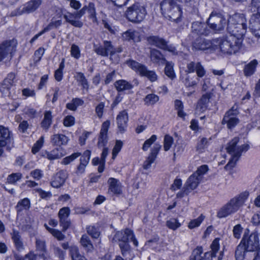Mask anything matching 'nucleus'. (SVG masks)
Segmentation results:
<instances>
[{
    "label": "nucleus",
    "mask_w": 260,
    "mask_h": 260,
    "mask_svg": "<svg viewBox=\"0 0 260 260\" xmlns=\"http://www.w3.org/2000/svg\"><path fill=\"white\" fill-rule=\"evenodd\" d=\"M16 40H6L0 44V62L10 54L16 46Z\"/></svg>",
    "instance_id": "obj_16"
},
{
    "label": "nucleus",
    "mask_w": 260,
    "mask_h": 260,
    "mask_svg": "<svg viewBox=\"0 0 260 260\" xmlns=\"http://www.w3.org/2000/svg\"><path fill=\"white\" fill-rule=\"evenodd\" d=\"M157 136L153 135L148 140H146L142 146V149L144 151H147L150 148L151 145L156 140Z\"/></svg>",
    "instance_id": "obj_57"
},
{
    "label": "nucleus",
    "mask_w": 260,
    "mask_h": 260,
    "mask_svg": "<svg viewBox=\"0 0 260 260\" xmlns=\"http://www.w3.org/2000/svg\"><path fill=\"white\" fill-rule=\"evenodd\" d=\"M174 143L173 138L169 135H166L164 139V149L165 151L169 150Z\"/></svg>",
    "instance_id": "obj_52"
},
{
    "label": "nucleus",
    "mask_w": 260,
    "mask_h": 260,
    "mask_svg": "<svg viewBox=\"0 0 260 260\" xmlns=\"http://www.w3.org/2000/svg\"><path fill=\"white\" fill-rule=\"evenodd\" d=\"M150 58L153 63L158 65H164L166 61L163 54L159 50L155 49L150 50Z\"/></svg>",
    "instance_id": "obj_27"
},
{
    "label": "nucleus",
    "mask_w": 260,
    "mask_h": 260,
    "mask_svg": "<svg viewBox=\"0 0 260 260\" xmlns=\"http://www.w3.org/2000/svg\"><path fill=\"white\" fill-rule=\"evenodd\" d=\"M199 77L195 75L192 77L189 74L186 73L184 76L181 77V80L186 87H193L197 85L199 81Z\"/></svg>",
    "instance_id": "obj_35"
},
{
    "label": "nucleus",
    "mask_w": 260,
    "mask_h": 260,
    "mask_svg": "<svg viewBox=\"0 0 260 260\" xmlns=\"http://www.w3.org/2000/svg\"><path fill=\"white\" fill-rule=\"evenodd\" d=\"M243 37L231 34L226 37L219 39L217 42L220 51L224 54H232L238 52L241 48Z\"/></svg>",
    "instance_id": "obj_4"
},
{
    "label": "nucleus",
    "mask_w": 260,
    "mask_h": 260,
    "mask_svg": "<svg viewBox=\"0 0 260 260\" xmlns=\"http://www.w3.org/2000/svg\"><path fill=\"white\" fill-rule=\"evenodd\" d=\"M15 74L13 73H9L7 78L4 80V85L7 87L13 85L15 83Z\"/></svg>",
    "instance_id": "obj_61"
},
{
    "label": "nucleus",
    "mask_w": 260,
    "mask_h": 260,
    "mask_svg": "<svg viewBox=\"0 0 260 260\" xmlns=\"http://www.w3.org/2000/svg\"><path fill=\"white\" fill-rule=\"evenodd\" d=\"M147 41L151 45H153L160 49L166 50L176 54V48L173 45H168L167 42L162 38L157 36H151L148 38Z\"/></svg>",
    "instance_id": "obj_13"
},
{
    "label": "nucleus",
    "mask_w": 260,
    "mask_h": 260,
    "mask_svg": "<svg viewBox=\"0 0 260 260\" xmlns=\"http://www.w3.org/2000/svg\"><path fill=\"white\" fill-rule=\"evenodd\" d=\"M122 39L125 41L133 40L134 41H139L140 38L139 33L133 29H128L122 34Z\"/></svg>",
    "instance_id": "obj_37"
},
{
    "label": "nucleus",
    "mask_w": 260,
    "mask_h": 260,
    "mask_svg": "<svg viewBox=\"0 0 260 260\" xmlns=\"http://www.w3.org/2000/svg\"><path fill=\"white\" fill-rule=\"evenodd\" d=\"M239 142V138H234L228 144L226 147L227 152L232 156V158L229 162L225 165L226 170H230L234 168L240 157L242 152H246L249 148L248 144H243L241 146L237 145Z\"/></svg>",
    "instance_id": "obj_5"
},
{
    "label": "nucleus",
    "mask_w": 260,
    "mask_h": 260,
    "mask_svg": "<svg viewBox=\"0 0 260 260\" xmlns=\"http://www.w3.org/2000/svg\"><path fill=\"white\" fill-rule=\"evenodd\" d=\"M70 213V210L69 207H63L58 212L60 225L62 227L63 231H66L70 225V222L68 220Z\"/></svg>",
    "instance_id": "obj_21"
},
{
    "label": "nucleus",
    "mask_w": 260,
    "mask_h": 260,
    "mask_svg": "<svg viewBox=\"0 0 260 260\" xmlns=\"http://www.w3.org/2000/svg\"><path fill=\"white\" fill-rule=\"evenodd\" d=\"M127 64L140 76L147 78L151 82L157 81L158 76L156 72L153 70H149L145 65L135 60L129 61Z\"/></svg>",
    "instance_id": "obj_9"
},
{
    "label": "nucleus",
    "mask_w": 260,
    "mask_h": 260,
    "mask_svg": "<svg viewBox=\"0 0 260 260\" xmlns=\"http://www.w3.org/2000/svg\"><path fill=\"white\" fill-rule=\"evenodd\" d=\"M42 4V0H30L17 10V14L22 15L35 11Z\"/></svg>",
    "instance_id": "obj_17"
},
{
    "label": "nucleus",
    "mask_w": 260,
    "mask_h": 260,
    "mask_svg": "<svg viewBox=\"0 0 260 260\" xmlns=\"http://www.w3.org/2000/svg\"><path fill=\"white\" fill-rule=\"evenodd\" d=\"M123 145V143L120 140H117L115 145L114 146L112 151V158L114 159L117 156V154L120 151Z\"/></svg>",
    "instance_id": "obj_64"
},
{
    "label": "nucleus",
    "mask_w": 260,
    "mask_h": 260,
    "mask_svg": "<svg viewBox=\"0 0 260 260\" xmlns=\"http://www.w3.org/2000/svg\"><path fill=\"white\" fill-rule=\"evenodd\" d=\"M247 252L244 246L240 243L235 251V258L236 260H243L245 252Z\"/></svg>",
    "instance_id": "obj_48"
},
{
    "label": "nucleus",
    "mask_w": 260,
    "mask_h": 260,
    "mask_svg": "<svg viewBox=\"0 0 260 260\" xmlns=\"http://www.w3.org/2000/svg\"><path fill=\"white\" fill-rule=\"evenodd\" d=\"M44 142V137L41 136V138L36 142L34 145L31 151L34 154H36L38 152L41 147L43 146Z\"/></svg>",
    "instance_id": "obj_55"
},
{
    "label": "nucleus",
    "mask_w": 260,
    "mask_h": 260,
    "mask_svg": "<svg viewBox=\"0 0 260 260\" xmlns=\"http://www.w3.org/2000/svg\"><path fill=\"white\" fill-rule=\"evenodd\" d=\"M181 225L176 218H171L166 222L167 226L173 231L177 229Z\"/></svg>",
    "instance_id": "obj_53"
},
{
    "label": "nucleus",
    "mask_w": 260,
    "mask_h": 260,
    "mask_svg": "<svg viewBox=\"0 0 260 260\" xmlns=\"http://www.w3.org/2000/svg\"><path fill=\"white\" fill-rule=\"evenodd\" d=\"M104 44L105 45V49H106V51L107 56L110 55V57H111L114 54L117 53H120L122 51L121 47H115L112 45L110 41H105L104 42Z\"/></svg>",
    "instance_id": "obj_36"
},
{
    "label": "nucleus",
    "mask_w": 260,
    "mask_h": 260,
    "mask_svg": "<svg viewBox=\"0 0 260 260\" xmlns=\"http://www.w3.org/2000/svg\"><path fill=\"white\" fill-rule=\"evenodd\" d=\"M67 177V172L66 171L61 170L53 176L51 185L54 188H59L63 185Z\"/></svg>",
    "instance_id": "obj_20"
},
{
    "label": "nucleus",
    "mask_w": 260,
    "mask_h": 260,
    "mask_svg": "<svg viewBox=\"0 0 260 260\" xmlns=\"http://www.w3.org/2000/svg\"><path fill=\"white\" fill-rule=\"evenodd\" d=\"M128 120V114L126 110L120 112L117 115L116 122L118 128L121 133H123L125 131Z\"/></svg>",
    "instance_id": "obj_24"
},
{
    "label": "nucleus",
    "mask_w": 260,
    "mask_h": 260,
    "mask_svg": "<svg viewBox=\"0 0 260 260\" xmlns=\"http://www.w3.org/2000/svg\"><path fill=\"white\" fill-rule=\"evenodd\" d=\"M10 235L16 249L18 251L23 250L24 249V246L19 232L15 229H13Z\"/></svg>",
    "instance_id": "obj_31"
},
{
    "label": "nucleus",
    "mask_w": 260,
    "mask_h": 260,
    "mask_svg": "<svg viewBox=\"0 0 260 260\" xmlns=\"http://www.w3.org/2000/svg\"><path fill=\"white\" fill-rule=\"evenodd\" d=\"M238 114L237 108L233 106L225 113L222 119V124H226L228 127L230 129L235 127L239 122V119L236 117Z\"/></svg>",
    "instance_id": "obj_14"
},
{
    "label": "nucleus",
    "mask_w": 260,
    "mask_h": 260,
    "mask_svg": "<svg viewBox=\"0 0 260 260\" xmlns=\"http://www.w3.org/2000/svg\"><path fill=\"white\" fill-rule=\"evenodd\" d=\"M113 241L118 242L119 243H128L129 241H132L135 246L138 245V242L135 239L133 231L127 229L124 231L117 232L113 237Z\"/></svg>",
    "instance_id": "obj_12"
},
{
    "label": "nucleus",
    "mask_w": 260,
    "mask_h": 260,
    "mask_svg": "<svg viewBox=\"0 0 260 260\" xmlns=\"http://www.w3.org/2000/svg\"><path fill=\"white\" fill-rule=\"evenodd\" d=\"M227 22L222 14L216 11H213L207 20L209 29L214 32L223 30Z\"/></svg>",
    "instance_id": "obj_8"
},
{
    "label": "nucleus",
    "mask_w": 260,
    "mask_h": 260,
    "mask_svg": "<svg viewBox=\"0 0 260 260\" xmlns=\"http://www.w3.org/2000/svg\"><path fill=\"white\" fill-rule=\"evenodd\" d=\"M122 256L127 260H132L134 257L131 246L128 243H119Z\"/></svg>",
    "instance_id": "obj_33"
},
{
    "label": "nucleus",
    "mask_w": 260,
    "mask_h": 260,
    "mask_svg": "<svg viewBox=\"0 0 260 260\" xmlns=\"http://www.w3.org/2000/svg\"><path fill=\"white\" fill-rule=\"evenodd\" d=\"M75 78L77 81L80 83V84L82 86V88L86 90H87L89 88V84L88 82L86 79L84 75L81 72H78L76 74V76Z\"/></svg>",
    "instance_id": "obj_46"
},
{
    "label": "nucleus",
    "mask_w": 260,
    "mask_h": 260,
    "mask_svg": "<svg viewBox=\"0 0 260 260\" xmlns=\"http://www.w3.org/2000/svg\"><path fill=\"white\" fill-rule=\"evenodd\" d=\"M53 253L58 258V260H63L65 252L62 251L59 247L53 245Z\"/></svg>",
    "instance_id": "obj_63"
},
{
    "label": "nucleus",
    "mask_w": 260,
    "mask_h": 260,
    "mask_svg": "<svg viewBox=\"0 0 260 260\" xmlns=\"http://www.w3.org/2000/svg\"><path fill=\"white\" fill-rule=\"evenodd\" d=\"M201 180L200 177L196 176V174H192L188 178L184 185L187 189L191 191L197 187Z\"/></svg>",
    "instance_id": "obj_34"
},
{
    "label": "nucleus",
    "mask_w": 260,
    "mask_h": 260,
    "mask_svg": "<svg viewBox=\"0 0 260 260\" xmlns=\"http://www.w3.org/2000/svg\"><path fill=\"white\" fill-rule=\"evenodd\" d=\"M110 122L109 120H106L102 123L98 146L99 148L104 147L101 157V161L105 162L106 158L108 154V149L107 148L104 147L108 141L107 133L109 128Z\"/></svg>",
    "instance_id": "obj_10"
},
{
    "label": "nucleus",
    "mask_w": 260,
    "mask_h": 260,
    "mask_svg": "<svg viewBox=\"0 0 260 260\" xmlns=\"http://www.w3.org/2000/svg\"><path fill=\"white\" fill-rule=\"evenodd\" d=\"M204 216L201 215L197 219L191 220L188 223V227L190 229H192L199 226L204 220Z\"/></svg>",
    "instance_id": "obj_56"
},
{
    "label": "nucleus",
    "mask_w": 260,
    "mask_h": 260,
    "mask_svg": "<svg viewBox=\"0 0 260 260\" xmlns=\"http://www.w3.org/2000/svg\"><path fill=\"white\" fill-rule=\"evenodd\" d=\"M240 243L244 246L247 252L257 250L260 246L257 233L254 232L249 235L245 232Z\"/></svg>",
    "instance_id": "obj_11"
},
{
    "label": "nucleus",
    "mask_w": 260,
    "mask_h": 260,
    "mask_svg": "<svg viewBox=\"0 0 260 260\" xmlns=\"http://www.w3.org/2000/svg\"><path fill=\"white\" fill-rule=\"evenodd\" d=\"M81 153L79 152H76L72 154V155L67 156L64 157L61 162L62 164L63 165H68L72 161H73L74 159L78 157L79 156H80Z\"/></svg>",
    "instance_id": "obj_60"
},
{
    "label": "nucleus",
    "mask_w": 260,
    "mask_h": 260,
    "mask_svg": "<svg viewBox=\"0 0 260 260\" xmlns=\"http://www.w3.org/2000/svg\"><path fill=\"white\" fill-rule=\"evenodd\" d=\"M80 243L87 251L91 250L93 249V245L89 237L85 234L82 236L80 239Z\"/></svg>",
    "instance_id": "obj_47"
},
{
    "label": "nucleus",
    "mask_w": 260,
    "mask_h": 260,
    "mask_svg": "<svg viewBox=\"0 0 260 260\" xmlns=\"http://www.w3.org/2000/svg\"><path fill=\"white\" fill-rule=\"evenodd\" d=\"M210 256L209 252H203L202 246H198L193 250L190 260H209L207 257Z\"/></svg>",
    "instance_id": "obj_30"
},
{
    "label": "nucleus",
    "mask_w": 260,
    "mask_h": 260,
    "mask_svg": "<svg viewBox=\"0 0 260 260\" xmlns=\"http://www.w3.org/2000/svg\"><path fill=\"white\" fill-rule=\"evenodd\" d=\"M52 118L51 112L50 111L45 112L44 119L41 123L42 127L47 130L52 123Z\"/></svg>",
    "instance_id": "obj_42"
},
{
    "label": "nucleus",
    "mask_w": 260,
    "mask_h": 260,
    "mask_svg": "<svg viewBox=\"0 0 260 260\" xmlns=\"http://www.w3.org/2000/svg\"><path fill=\"white\" fill-rule=\"evenodd\" d=\"M35 243L36 250L40 252L41 256L44 257L47 252L45 241L43 240L37 238Z\"/></svg>",
    "instance_id": "obj_39"
},
{
    "label": "nucleus",
    "mask_w": 260,
    "mask_h": 260,
    "mask_svg": "<svg viewBox=\"0 0 260 260\" xmlns=\"http://www.w3.org/2000/svg\"><path fill=\"white\" fill-rule=\"evenodd\" d=\"M108 191L113 194H120L122 193V185L118 179L110 178L108 180Z\"/></svg>",
    "instance_id": "obj_25"
},
{
    "label": "nucleus",
    "mask_w": 260,
    "mask_h": 260,
    "mask_svg": "<svg viewBox=\"0 0 260 260\" xmlns=\"http://www.w3.org/2000/svg\"><path fill=\"white\" fill-rule=\"evenodd\" d=\"M250 27L254 35L260 37V16L258 14H252L249 20Z\"/></svg>",
    "instance_id": "obj_29"
},
{
    "label": "nucleus",
    "mask_w": 260,
    "mask_h": 260,
    "mask_svg": "<svg viewBox=\"0 0 260 260\" xmlns=\"http://www.w3.org/2000/svg\"><path fill=\"white\" fill-rule=\"evenodd\" d=\"M146 14L145 7L138 3L129 7L125 12L126 18L128 21L134 23H139L142 22Z\"/></svg>",
    "instance_id": "obj_7"
},
{
    "label": "nucleus",
    "mask_w": 260,
    "mask_h": 260,
    "mask_svg": "<svg viewBox=\"0 0 260 260\" xmlns=\"http://www.w3.org/2000/svg\"><path fill=\"white\" fill-rule=\"evenodd\" d=\"M22 177V175L20 173H13L8 176L7 182L10 183L14 184L19 180Z\"/></svg>",
    "instance_id": "obj_58"
},
{
    "label": "nucleus",
    "mask_w": 260,
    "mask_h": 260,
    "mask_svg": "<svg viewBox=\"0 0 260 260\" xmlns=\"http://www.w3.org/2000/svg\"><path fill=\"white\" fill-rule=\"evenodd\" d=\"M165 64H166L165 68L166 75L171 79H174L175 77V74L174 71V64L171 61H167V60Z\"/></svg>",
    "instance_id": "obj_44"
},
{
    "label": "nucleus",
    "mask_w": 260,
    "mask_h": 260,
    "mask_svg": "<svg viewBox=\"0 0 260 260\" xmlns=\"http://www.w3.org/2000/svg\"><path fill=\"white\" fill-rule=\"evenodd\" d=\"M207 23L195 21L192 23L191 33L197 36H208L211 33Z\"/></svg>",
    "instance_id": "obj_18"
},
{
    "label": "nucleus",
    "mask_w": 260,
    "mask_h": 260,
    "mask_svg": "<svg viewBox=\"0 0 260 260\" xmlns=\"http://www.w3.org/2000/svg\"><path fill=\"white\" fill-rule=\"evenodd\" d=\"M115 87L118 92H122L132 88L133 85L124 80H119L114 83Z\"/></svg>",
    "instance_id": "obj_38"
},
{
    "label": "nucleus",
    "mask_w": 260,
    "mask_h": 260,
    "mask_svg": "<svg viewBox=\"0 0 260 260\" xmlns=\"http://www.w3.org/2000/svg\"><path fill=\"white\" fill-rule=\"evenodd\" d=\"M30 175L36 180H40L44 175L43 171L40 169H37L31 171Z\"/></svg>",
    "instance_id": "obj_62"
},
{
    "label": "nucleus",
    "mask_w": 260,
    "mask_h": 260,
    "mask_svg": "<svg viewBox=\"0 0 260 260\" xmlns=\"http://www.w3.org/2000/svg\"><path fill=\"white\" fill-rule=\"evenodd\" d=\"M208 145V141L206 138H202L198 142L196 150L199 153H202Z\"/></svg>",
    "instance_id": "obj_51"
},
{
    "label": "nucleus",
    "mask_w": 260,
    "mask_h": 260,
    "mask_svg": "<svg viewBox=\"0 0 260 260\" xmlns=\"http://www.w3.org/2000/svg\"><path fill=\"white\" fill-rule=\"evenodd\" d=\"M70 251L72 260H87L84 256L80 254L77 246H71Z\"/></svg>",
    "instance_id": "obj_45"
},
{
    "label": "nucleus",
    "mask_w": 260,
    "mask_h": 260,
    "mask_svg": "<svg viewBox=\"0 0 260 260\" xmlns=\"http://www.w3.org/2000/svg\"><path fill=\"white\" fill-rule=\"evenodd\" d=\"M196 72L199 78L203 77L206 74V71L200 62L190 61L186 65L185 72L187 74Z\"/></svg>",
    "instance_id": "obj_19"
},
{
    "label": "nucleus",
    "mask_w": 260,
    "mask_h": 260,
    "mask_svg": "<svg viewBox=\"0 0 260 260\" xmlns=\"http://www.w3.org/2000/svg\"><path fill=\"white\" fill-rule=\"evenodd\" d=\"M50 140L53 145L60 147L66 145L69 141V138L63 134H55L51 137Z\"/></svg>",
    "instance_id": "obj_26"
},
{
    "label": "nucleus",
    "mask_w": 260,
    "mask_h": 260,
    "mask_svg": "<svg viewBox=\"0 0 260 260\" xmlns=\"http://www.w3.org/2000/svg\"><path fill=\"white\" fill-rule=\"evenodd\" d=\"M86 231L89 235L93 239H98L99 238L101 232L100 228L98 226L90 225L86 227Z\"/></svg>",
    "instance_id": "obj_43"
},
{
    "label": "nucleus",
    "mask_w": 260,
    "mask_h": 260,
    "mask_svg": "<svg viewBox=\"0 0 260 260\" xmlns=\"http://www.w3.org/2000/svg\"><path fill=\"white\" fill-rule=\"evenodd\" d=\"M64 155V153L61 152V150L56 148L50 152H46L45 156L49 160H54L58 159Z\"/></svg>",
    "instance_id": "obj_41"
},
{
    "label": "nucleus",
    "mask_w": 260,
    "mask_h": 260,
    "mask_svg": "<svg viewBox=\"0 0 260 260\" xmlns=\"http://www.w3.org/2000/svg\"><path fill=\"white\" fill-rule=\"evenodd\" d=\"M86 12L88 14V17L92 19L93 22L97 21L96 12L94 5L93 3H89L88 6H84L80 10L74 13L67 12L63 15L66 21L72 25L78 28L82 27L83 23L80 18L83 16Z\"/></svg>",
    "instance_id": "obj_2"
},
{
    "label": "nucleus",
    "mask_w": 260,
    "mask_h": 260,
    "mask_svg": "<svg viewBox=\"0 0 260 260\" xmlns=\"http://www.w3.org/2000/svg\"><path fill=\"white\" fill-rule=\"evenodd\" d=\"M62 23L61 20H58L52 21L46 26L45 27L42 31H41L39 33L36 35L30 41V43H32L35 42L40 36L42 35L46 32H47L53 28H57L59 26L61 25Z\"/></svg>",
    "instance_id": "obj_32"
},
{
    "label": "nucleus",
    "mask_w": 260,
    "mask_h": 260,
    "mask_svg": "<svg viewBox=\"0 0 260 260\" xmlns=\"http://www.w3.org/2000/svg\"><path fill=\"white\" fill-rule=\"evenodd\" d=\"M159 96L157 95L150 93L147 95L144 101L146 105H153L159 101Z\"/></svg>",
    "instance_id": "obj_50"
},
{
    "label": "nucleus",
    "mask_w": 260,
    "mask_h": 260,
    "mask_svg": "<svg viewBox=\"0 0 260 260\" xmlns=\"http://www.w3.org/2000/svg\"><path fill=\"white\" fill-rule=\"evenodd\" d=\"M212 42L209 40L199 37L192 43V48L196 50H205L212 47Z\"/></svg>",
    "instance_id": "obj_23"
},
{
    "label": "nucleus",
    "mask_w": 260,
    "mask_h": 260,
    "mask_svg": "<svg viewBox=\"0 0 260 260\" xmlns=\"http://www.w3.org/2000/svg\"><path fill=\"white\" fill-rule=\"evenodd\" d=\"M30 207V202L28 198H24L20 200L16 206L17 212H21L23 210H27Z\"/></svg>",
    "instance_id": "obj_40"
},
{
    "label": "nucleus",
    "mask_w": 260,
    "mask_h": 260,
    "mask_svg": "<svg viewBox=\"0 0 260 260\" xmlns=\"http://www.w3.org/2000/svg\"><path fill=\"white\" fill-rule=\"evenodd\" d=\"M248 196L249 192L244 191L231 199L218 210L217 216L222 218L235 213L244 205Z\"/></svg>",
    "instance_id": "obj_1"
},
{
    "label": "nucleus",
    "mask_w": 260,
    "mask_h": 260,
    "mask_svg": "<svg viewBox=\"0 0 260 260\" xmlns=\"http://www.w3.org/2000/svg\"><path fill=\"white\" fill-rule=\"evenodd\" d=\"M214 95L212 92H206L203 94L200 99L198 101L197 105V110L200 112H204L208 106L210 100Z\"/></svg>",
    "instance_id": "obj_22"
},
{
    "label": "nucleus",
    "mask_w": 260,
    "mask_h": 260,
    "mask_svg": "<svg viewBox=\"0 0 260 260\" xmlns=\"http://www.w3.org/2000/svg\"><path fill=\"white\" fill-rule=\"evenodd\" d=\"M83 104V101L79 98H75L72 99L70 103L67 104L66 107L67 109L72 110L76 111L77 107L81 106Z\"/></svg>",
    "instance_id": "obj_49"
},
{
    "label": "nucleus",
    "mask_w": 260,
    "mask_h": 260,
    "mask_svg": "<svg viewBox=\"0 0 260 260\" xmlns=\"http://www.w3.org/2000/svg\"><path fill=\"white\" fill-rule=\"evenodd\" d=\"M64 68V59L59 64V68L55 72L54 77L56 81H60L62 79L63 73L62 71Z\"/></svg>",
    "instance_id": "obj_54"
},
{
    "label": "nucleus",
    "mask_w": 260,
    "mask_h": 260,
    "mask_svg": "<svg viewBox=\"0 0 260 260\" xmlns=\"http://www.w3.org/2000/svg\"><path fill=\"white\" fill-rule=\"evenodd\" d=\"M160 9L166 18L177 23L180 21L182 11L174 0H164L160 3Z\"/></svg>",
    "instance_id": "obj_6"
},
{
    "label": "nucleus",
    "mask_w": 260,
    "mask_h": 260,
    "mask_svg": "<svg viewBox=\"0 0 260 260\" xmlns=\"http://www.w3.org/2000/svg\"><path fill=\"white\" fill-rule=\"evenodd\" d=\"M219 238H216L215 239L211 246V249L212 250V253L210 254V255H212V256H215L216 253L218 252L219 249Z\"/></svg>",
    "instance_id": "obj_59"
},
{
    "label": "nucleus",
    "mask_w": 260,
    "mask_h": 260,
    "mask_svg": "<svg viewBox=\"0 0 260 260\" xmlns=\"http://www.w3.org/2000/svg\"><path fill=\"white\" fill-rule=\"evenodd\" d=\"M247 29V20L243 14L235 13L228 19L227 30L230 34L243 37Z\"/></svg>",
    "instance_id": "obj_3"
},
{
    "label": "nucleus",
    "mask_w": 260,
    "mask_h": 260,
    "mask_svg": "<svg viewBox=\"0 0 260 260\" xmlns=\"http://www.w3.org/2000/svg\"><path fill=\"white\" fill-rule=\"evenodd\" d=\"M258 64V61L256 59H253L245 64L243 70L244 76L249 77L254 75L256 72Z\"/></svg>",
    "instance_id": "obj_28"
},
{
    "label": "nucleus",
    "mask_w": 260,
    "mask_h": 260,
    "mask_svg": "<svg viewBox=\"0 0 260 260\" xmlns=\"http://www.w3.org/2000/svg\"><path fill=\"white\" fill-rule=\"evenodd\" d=\"M7 146V149L10 150L13 147L12 135L9 129L0 125V146Z\"/></svg>",
    "instance_id": "obj_15"
}]
</instances>
